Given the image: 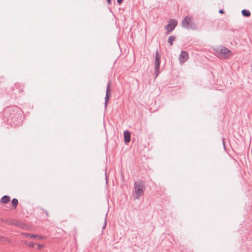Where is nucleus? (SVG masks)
<instances>
[{
  "instance_id": "8",
  "label": "nucleus",
  "mask_w": 252,
  "mask_h": 252,
  "mask_svg": "<svg viewBox=\"0 0 252 252\" xmlns=\"http://www.w3.org/2000/svg\"><path fill=\"white\" fill-rule=\"evenodd\" d=\"M189 56L188 53L186 51H182L179 56V61L180 63H184L189 59Z\"/></svg>"
},
{
  "instance_id": "17",
  "label": "nucleus",
  "mask_w": 252,
  "mask_h": 252,
  "mask_svg": "<svg viewBox=\"0 0 252 252\" xmlns=\"http://www.w3.org/2000/svg\"><path fill=\"white\" fill-rule=\"evenodd\" d=\"M43 246L42 245H41V244H38L37 245V249L38 250H41V249L43 248Z\"/></svg>"
},
{
  "instance_id": "24",
  "label": "nucleus",
  "mask_w": 252,
  "mask_h": 252,
  "mask_svg": "<svg viewBox=\"0 0 252 252\" xmlns=\"http://www.w3.org/2000/svg\"><path fill=\"white\" fill-rule=\"evenodd\" d=\"M2 238V237L0 235V240Z\"/></svg>"
},
{
  "instance_id": "21",
  "label": "nucleus",
  "mask_w": 252,
  "mask_h": 252,
  "mask_svg": "<svg viewBox=\"0 0 252 252\" xmlns=\"http://www.w3.org/2000/svg\"><path fill=\"white\" fill-rule=\"evenodd\" d=\"M107 0V3H108V4H111V0Z\"/></svg>"
},
{
  "instance_id": "2",
  "label": "nucleus",
  "mask_w": 252,
  "mask_h": 252,
  "mask_svg": "<svg viewBox=\"0 0 252 252\" xmlns=\"http://www.w3.org/2000/svg\"><path fill=\"white\" fill-rule=\"evenodd\" d=\"M135 198L136 199L142 196L145 189V186L142 180H139L134 183V185Z\"/></svg>"
},
{
  "instance_id": "15",
  "label": "nucleus",
  "mask_w": 252,
  "mask_h": 252,
  "mask_svg": "<svg viewBox=\"0 0 252 252\" xmlns=\"http://www.w3.org/2000/svg\"><path fill=\"white\" fill-rule=\"evenodd\" d=\"M11 203L13 205V208L15 209L16 208V207L18 204V201L16 198H13L11 201Z\"/></svg>"
},
{
  "instance_id": "1",
  "label": "nucleus",
  "mask_w": 252,
  "mask_h": 252,
  "mask_svg": "<svg viewBox=\"0 0 252 252\" xmlns=\"http://www.w3.org/2000/svg\"><path fill=\"white\" fill-rule=\"evenodd\" d=\"M217 56L221 59H229L232 56L231 51L223 46H220L214 48Z\"/></svg>"
},
{
  "instance_id": "16",
  "label": "nucleus",
  "mask_w": 252,
  "mask_h": 252,
  "mask_svg": "<svg viewBox=\"0 0 252 252\" xmlns=\"http://www.w3.org/2000/svg\"><path fill=\"white\" fill-rule=\"evenodd\" d=\"M106 224H107V220H106V218H105L104 222V224H103V225L102 227L103 229L105 228V227L106 226Z\"/></svg>"
},
{
  "instance_id": "22",
  "label": "nucleus",
  "mask_w": 252,
  "mask_h": 252,
  "mask_svg": "<svg viewBox=\"0 0 252 252\" xmlns=\"http://www.w3.org/2000/svg\"><path fill=\"white\" fill-rule=\"evenodd\" d=\"M19 85H19V84H15V87H16L17 89H18L17 87H18V86H19Z\"/></svg>"
},
{
  "instance_id": "6",
  "label": "nucleus",
  "mask_w": 252,
  "mask_h": 252,
  "mask_svg": "<svg viewBox=\"0 0 252 252\" xmlns=\"http://www.w3.org/2000/svg\"><path fill=\"white\" fill-rule=\"evenodd\" d=\"M178 24V22L175 20L171 19L169 20V24L167 25L165 29L166 31V34H168L169 32L173 31Z\"/></svg>"
},
{
  "instance_id": "12",
  "label": "nucleus",
  "mask_w": 252,
  "mask_h": 252,
  "mask_svg": "<svg viewBox=\"0 0 252 252\" xmlns=\"http://www.w3.org/2000/svg\"><path fill=\"white\" fill-rule=\"evenodd\" d=\"M10 201V197L8 195L3 196L0 199V202L1 203L5 204Z\"/></svg>"
},
{
  "instance_id": "13",
  "label": "nucleus",
  "mask_w": 252,
  "mask_h": 252,
  "mask_svg": "<svg viewBox=\"0 0 252 252\" xmlns=\"http://www.w3.org/2000/svg\"><path fill=\"white\" fill-rule=\"evenodd\" d=\"M176 39V37L174 35L170 36L168 39V42L170 46L173 45V41Z\"/></svg>"
},
{
  "instance_id": "10",
  "label": "nucleus",
  "mask_w": 252,
  "mask_h": 252,
  "mask_svg": "<svg viewBox=\"0 0 252 252\" xmlns=\"http://www.w3.org/2000/svg\"><path fill=\"white\" fill-rule=\"evenodd\" d=\"M22 235L26 237H30V238H37V239H41L43 238L42 236H40L38 235L32 234L28 233H22Z\"/></svg>"
},
{
  "instance_id": "14",
  "label": "nucleus",
  "mask_w": 252,
  "mask_h": 252,
  "mask_svg": "<svg viewBox=\"0 0 252 252\" xmlns=\"http://www.w3.org/2000/svg\"><path fill=\"white\" fill-rule=\"evenodd\" d=\"M242 14L245 17H249L251 15L250 11L247 9H243L242 11Z\"/></svg>"
},
{
  "instance_id": "11",
  "label": "nucleus",
  "mask_w": 252,
  "mask_h": 252,
  "mask_svg": "<svg viewBox=\"0 0 252 252\" xmlns=\"http://www.w3.org/2000/svg\"><path fill=\"white\" fill-rule=\"evenodd\" d=\"M124 140L125 143H128L130 141L131 136H130V133L128 131H125L124 133Z\"/></svg>"
},
{
  "instance_id": "20",
  "label": "nucleus",
  "mask_w": 252,
  "mask_h": 252,
  "mask_svg": "<svg viewBox=\"0 0 252 252\" xmlns=\"http://www.w3.org/2000/svg\"><path fill=\"white\" fill-rule=\"evenodd\" d=\"M219 12L220 14H223L224 13V11L222 9H220Z\"/></svg>"
},
{
  "instance_id": "9",
  "label": "nucleus",
  "mask_w": 252,
  "mask_h": 252,
  "mask_svg": "<svg viewBox=\"0 0 252 252\" xmlns=\"http://www.w3.org/2000/svg\"><path fill=\"white\" fill-rule=\"evenodd\" d=\"M7 223L10 225H15L20 227H22V224L21 222L15 220H9L7 221Z\"/></svg>"
},
{
  "instance_id": "19",
  "label": "nucleus",
  "mask_w": 252,
  "mask_h": 252,
  "mask_svg": "<svg viewBox=\"0 0 252 252\" xmlns=\"http://www.w3.org/2000/svg\"><path fill=\"white\" fill-rule=\"evenodd\" d=\"M124 0H117V2L119 4H121L123 2Z\"/></svg>"
},
{
  "instance_id": "7",
  "label": "nucleus",
  "mask_w": 252,
  "mask_h": 252,
  "mask_svg": "<svg viewBox=\"0 0 252 252\" xmlns=\"http://www.w3.org/2000/svg\"><path fill=\"white\" fill-rule=\"evenodd\" d=\"M110 85H111V82L109 81L106 87V95L105 98V108L107 106V103L108 100L109 99L110 96Z\"/></svg>"
},
{
  "instance_id": "18",
  "label": "nucleus",
  "mask_w": 252,
  "mask_h": 252,
  "mask_svg": "<svg viewBox=\"0 0 252 252\" xmlns=\"http://www.w3.org/2000/svg\"><path fill=\"white\" fill-rule=\"evenodd\" d=\"M26 244H27L29 246L31 247H33L34 244L32 243H29L27 244V243H25Z\"/></svg>"
},
{
  "instance_id": "5",
  "label": "nucleus",
  "mask_w": 252,
  "mask_h": 252,
  "mask_svg": "<svg viewBox=\"0 0 252 252\" xmlns=\"http://www.w3.org/2000/svg\"><path fill=\"white\" fill-rule=\"evenodd\" d=\"M160 64V56L159 54L158 51H157L155 57V73L156 74V78L158 76L159 73V67Z\"/></svg>"
},
{
  "instance_id": "25",
  "label": "nucleus",
  "mask_w": 252,
  "mask_h": 252,
  "mask_svg": "<svg viewBox=\"0 0 252 252\" xmlns=\"http://www.w3.org/2000/svg\"><path fill=\"white\" fill-rule=\"evenodd\" d=\"M46 215H47V216H48V213L46 212Z\"/></svg>"
},
{
  "instance_id": "3",
  "label": "nucleus",
  "mask_w": 252,
  "mask_h": 252,
  "mask_svg": "<svg viewBox=\"0 0 252 252\" xmlns=\"http://www.w3.org/2000/svg\"><path fill=\"white\" fill-rule=\"evenodd\" d=\"M18 112H20L19 108L17 107L9 108L6 109L4 113V116L6 117L8 115H9V117H7V120L9 121L10 119L11 121L13 120L15 121V119L19 117Z\"/></svg>"
},
{
  "instance_id": "4",
  "label": "nucleus",
  "mask_w": 252,
  "mask_h": 252,
  "mask_svg": "<svg viewBox=\"0 0 252 252\" xmlns=\"http://www.w3.org/2000/svg\"><path fill=\"white\" fill-rule=\"evenodd\" d=\"M182 26L187 29L196 30V24L193 22L192 17L189 15L186 16L182 22Z\"/></svg>"
},
{
  "instance_id": "23",
  "label": "nucleus",
  "mask_w": 252,
  "mask_h": 252,
  "mask_svg": "<svg viewBox=\"0 0 252 252\" xmlns=\"http://www.w3.org/2000/svg\"><path fill=\"white\" fill-rule=\"evenodd\" d=\"M19 92H20V93H21V92H23V90H22V89H19Z\"/></svg>"
}]
</instances>
